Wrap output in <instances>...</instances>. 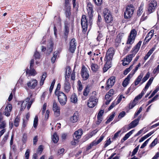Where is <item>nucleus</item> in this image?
Masks as SVG:
<instances>
[{
    "label": "nucleus",
    "mask_w": 159,
    "mask_h": 159,
    "mask_svg": "<svg viewBox=\"0 0 159 159\" xmlns=\"http://www.w3.org/2000/svg\"><path fill=\"white\" fill-rule=\"evenodd\" d=\"M73 139L74 140H78L80 138V136L77 135L75 134V133H74L73 135Z\"/></svg>",
    "instance_id": "obj_61"
},
{
    "label": "nucleus",
    "mask_w": 159,
    "mask_h": 159,
    "mask_svg": "<svg viewBox=\"0 0 159 159\" xmlns=\"http://www.w3.org/2000/svg\"><path fill=\"white\" fill-rule=\"evenodd\" d=\"M70 101L74 103H75L77 102V99L76 94L74 93L73 95H72L70 98Z\"/></svg>",
    "instance_id": "obj_32"
},
{
    "label": "nucleus",
    "mask_w": 159,
    "mask_h": 159,
    "mask_svg": "<svg viewBox=\"0 0 159 159\" xmlns=\"http://www.w3.org/2000/svg\"><path fill=\"white\" fill-rule=\"evenodd\" d=\"M61 85L60 83L57 84V87L55 92V94L56 95H57L60 94V93H63L62 92L60 91L61 88Z\"/></svg>",
    "instance_id": "obj_34"
},
{
    "label": "nucleus",
    "mask_w": 159,
    "mask_h": 159,
    "mask_svg": "<svg viewBox=\"0 0 159 159\" xmlns=\"http://www.w3.org/2000/svg\"><path fill=\"white\" fill-rule=\"evenodd\" d=\"M137 33V32L135 29H133L131 30L128 37L127 44H132L134 42Z\"/></svg>",
    "instance_id": "obj_4"
},
{
    "label": "nucleus",
    "mask_w": 159,
    "mask_h": 159,
    "mask_svg": "<svg viewBox=\"0 0 159 159\" xmlns=\"http://www.w3.org/2000/svg\"><path fill=\"white\" fill-rule=\"evenodd\" d=\"M157 6V2L155 1H152L148 4V11L150 14L155 11L156 7Z\"/></svg>",
    "instance_id": "obj_14"
},
{
    "label": "nucleus",
    "mask_w": 159,
    "mask_h": 159,
    "mask_svg": "<svg viewBox=\"0 0 159 159\" xmlns=\"http://www.w3.org/2000/svg\"><path fill=\"white\" fill-rule=\"evenodd\" d=\"M159 90V88H157L156 89H155L153 92L152 93V94L150 95V96L149 97V98H150L152 97L155 94L157 93Z\"/></svg>",
    "instance_id": "obj_58"
},
{
    "label": "nucleus",
    "mask_w": 159,
    "mask_h": 159,
    "mask_svg": "<svg viewBox=\"0 0 159 159\" xmlns=\"http://www.w3.org/2000/svg\"><path fill=\"white\" fill-rule=\"evenodd\" d=\"M30 98L28 97L25 100L23 101L21 104V109L22 110L25 108L26 105L27 104L28 102L30 101Z\"/></svg>",
    "instance_id": "obj_29"
},
{
    "label": "nucleus",
    "mask_w": 159,
    "mask_h": 159,
    "mask_svg": "<svg viewBox=\"0 0 159 159\" xmlns=\"http://www.w3.org/2000/svg\"><path fill=\"white\" fill-rule=\"evenodd\" d=\"M34 61V59H32L30 61L29 68H27L26 69V75H28V76H34L37 74L35 70L33 68Z\"/></svg>",
    "instance_id": "obj_2"
},
{
    "label": "nucleus",
    "mask_w": 159,
    "mask_h": 159,
    "mask_svg": "<svg viewBox=\"0 0 159 159\" xmlns=\"http://www.w3.org/2000/svg\"><path fill=\"white\" fill-rule=\"evenodd\" d=\"M136 54L133 52V53L127 56L126 58H124L122 62V64L124 66L128 65L132 60V58L135 56Z\"/></svg>",
    "instance_id": "obj_16"
},
{
    "label": "nucleus",
    "mask_w": 159,
    "mask_h": 159,
    "mask_svg": "<svg viewBox=\"0 0 159 159\" xmlns=\"http://www.w3.org/2000/svg\"><path fill=\"white\" fill-rule=\"evenodd\" d=\"M12 108L11 105L10 104H8V106L6 107L3 113L6 116H9L10 115V112L11 111Z\"/></svg>",
    "instance_id": "obj_19"
},
{
    "label": "nucleus",
    "mask_w": 159,
    "mask_h": 159,
    "mask_svg": "<svg viewBox=\"0 0 159 159\" xmlns=\"http://www.w3.org/2000/svg\"><path fill=\"white\" fill-rule=\"evenodd\" d=\"M89 87L87 85L84 90L83 95L84 96H87L89 92Z\"/></svg>",
    "instance_id": "obj_37"
},
{
    "label": "nucleus",
    "mask_w": 159,
    "mask_h": 159,
    "mask_svg": "<svg viewBox=\"0 0 159 159\" xmlns=\"http://www.w3.org/2000/svg\"><path fill=\"white\" fill-rule=\"evenodd\" d=\"M79 117L78 113L77 112L75 113L73 116L70 118V121L72 123H75L77 121Z\"/></svg>",
    "instance_id": "obj_22"
},
{
    "label": "nucleus",
    "mask_w": 159,
    "mask_h": 159,
    "mask_svg": "<svg viewBox=\"0 0 159 159\" xmlns=\"http://www.w3.org/2000/svg\"><path fill=\"white\" fill-rule=\"evenodd\" d=\"M76 42L75 39H72L70 42L69 50L72 53H74L76 49Z\"/></svg>",
    "instance_id": "obj_15"
},
{
    "label": "nucleus",
    "mask_w": 159,
    "mask_h": 159,
    "mask_svg": "<svg viewBox=\"0 0 159 159\" xmlns=\"http://www.w3.org/2000/svg\"><path fill=\"white\" fill-rule=\"evenodd\" d=\"M121 131L120 130L118 131V132H117L115 134L113 138H112V139H115L116 138H117L119 136V134L120 133Z\"/></svg>",
    "instance_id": "obj_62"
},
{
    "label": "nucleus",
    "mask_w": 159,
    "mask_h": 159,
    "mask_svg": "<svg viewBox=\"0 0 159 159\" xmlns=\"http://www.w3.org/2000/svg\"><path fill=\"white\" fill-rule=\"evenodd\" d=\"M133 76V75H131V74H129L127 76V77L125 78V80L123 81L122 83V86L125 87L127 86L129 84V81L131 79Z\"/></svg>",
    "instance_id": "obj_21"
},
{
    "label": "nucleus",
    "mask_w": 159,
    "mask_h": 159,
    "mask_svg": "<svg viewBox=\"0 0 159 159\" xmlns=\"http://www.w3.org/2000/svg\"><path fill=\"white\" fill-rule=\"evenodd\" d=\"M109 63V62H107V61L106 64H105L103 68V71L104 72H105L106 71H107V70L109 69V68L110 67V66H108L107 65V63Z\"/></svg>",
    "instance_id": "obj_50"
},
{
    "label": "nucleus",
    "mask_w": 159,
    "mask_h": 159,
    "mask_svg": "<svg viewBox=\"0 0 159 159\" xmlns=\"http://www.w3.org/2000/svg\"><path fill=\"white\" fill-rule=\"evenodd\" d=\"M71 70L70 66H67L66 68V74L65 76V80H68L70 76V74Z\"/></svg>",
    "instance_id": "obj_24"
},
{
    "label": "nucleus",
    "mask_w": 159,
    "mask_h": 159,
    "mask_svg": "<svg viewBox=\"0 0 159 159\" xmlns=\"http://www.w3.org/2000/svg\"><path fill=\"white\" fill-rule=\"evenodd\" d=\"M148 87L147 86V85H146L144 88L143 90L140 94L143 96V94L145 93L146 90L148 89Z\"/></svg>",
    "instance_id": "obj_63"
},
{
    "label": "nucleus",
    "mask_w": 159,
    "mask_h": 159,
    "mask_svg": "<svg viewBox=\"0 0 159 159\" xmlns=\"http://www.w3.org/2000/svg\"><path fill=\"white\" fill-rule=\"evenodd\" d=\"M87 10L88 14L90 20L93 17V6L91 3L88 2L87 6Z\"/></svg>",
    "instance_id": "obj_17"
},
{
    "label": "nucleus",
    "mask_w": 159,
    "mask_h": 159,
    "mask_svg": "<svg viewBox=\"0 0 159 159\" xmlns=\"http://www.w3.org/2000/svg\"><path fill=\"white\" fill-rule=\"evenodd\" d=\"M9 134L8 133L6 134L4 138L2 139L1 143L2 144H4L7 141L8 137Z\"/></svg>",
    "instance_id": "obj_49"
},
{
    "label": "nucleus",
    "mask_w": 159,
    "mask_h": 159,
    "mask_svg": "<svg viewBox=\"0 0 159 159\" xmlns=\"http://www.w3.org/2000/svg\"><path fill=\"white\" fill-rule=\"evenodd\" d=\"M103 14L106 22L107 23H111L113 20V17L110 11L107 8L103 11Z\"/></svg>",
    "instance_id": "obj_1"
},
{
    "label": "nucleus",
    "mask_w": 159,
    "mask_h": 159,
    "mask_svg": "<svg viewBox=\"0 0 159 159\" xmlns=\"http://www.w3.org/2000/svg\"><path fill=\"white\" fill-rule=\"evenodd\" d=\"M114 54V49L113 48H109L106 54V57L107 59V61L109 62L111 60Z\"/></svg>",
    "instance_id": "obj_8"
},
{
    "label": "nucleus",
    "mask_w": 159,
    "mask_h": 159,
    "mask_svg": "<svg viewBox=\"0 0 159 159\" xmlns=\"http://www.w3.org/2000/svg\"><path fill=\"white\" fill-rule=\"evenodd\" d=\"M158 141V139L157 138H156L150 145L149 147L151 148L153 147L157 144Z\"/></svg>",
    "instance_id": "obj_42"
},
{
    "label": "nucleus",
    "mask_w": 159,
    "mask_h": 159,
    "mask_svg": "<svg viewBox=\"0 0 159 159\" xmlns=\"http://www.w3.org/2000/svg\"><path fill=\"white\" fill-rule=\"evenodd\" d=\"M34 57H35L36 59H39L40 57V55L39 53L37 51H36L34 53Z\"/></svg>",
    "instance_id": "obj_55"
},
{
    "label": "nucleus",
    "mask_w": 159,
    "mask_h": 159,
    "mask_svg": "<svg viewBox=\"0 0 159 159\" xmlns=\"http://www.w3.org/2000/svg\"><path fill=\"white\" fill-rule=\"evenodd\" d=\"M81 75L83 80H86L89 77V74L87 68L84 66L82 67Z\"/></svg>",
    "instance_id": "obj_9"
},
{
    "label": "nucleus",
    "mask_w": 159,
    "mask_h": 159,
    "mask_svg": "<svg viewBox=\"0 0 159 159\" xmlns=\"http://www.w3.org/2000/svg\"><path fill=\"white\" fill-rule=\"evenodd\" d=\"M88 21L85 15L82 16L81 20V24L83 32L87 31L88 26Z\"/></svg>",
    "instance_id": "obj_5"
},
{
    "label": "nucleus",
    "mask_w": 159,
    "mask_h": 159,
    "mask_svg": "<svg viewBox=\"0 0 159 159\" xmlns=\"http://www.w3.org/2000/svg\"><path fill=\"white\" fill-rule=\"evenodd\" d=\"M115 80L116 78L114 76L110 77L108 79L106 83L107 86L105 87L106 90H108L112 87L115 82Z\"/></svg>",
    "instance_id": "obj_10"
},
{
    "label": "nucleus",
    "mask_w": 159,
    "mask_h": 159,
    "mask_svg": "<svg viewBox=\"0 0 159 159\" xmlns=\"http://www.w3.org/2000/svg\"><path fill=\"white\" fill-rule=\"evenodd\" d=\"M82 130L81 129H80L78 130L75 132V134H77L80 136V137H81V135L82 134Z\"/></svg>",
    "instance_id": "obj_48"
},
{
    "label": "nucleus",
    "mask_w": 159,
    "mask_h": 159,
    "mask_svg": "<svg viewBox=\"0 0 159 159\" xmlns=\"http://www.w3.org/2000/svg\"><path fill=\"white\" fill-rule=\"evenodd\" d=\"M59 102L61 106L65 105L67 102V97L66 95L63 92L60 93L57 95Z\"/></svg>",
    "instance_id": "obj_6"
},
{
    "label": "nucleus",
    "mask_w": 159,
    "mask_h": 159,
    "mask_svg": "<svg viewBox=\"0 0 159 159\" xmlns=\"http://www.w3.org/2000/svg\"><path fill=\"white\" fill-rule=\"evenodd\" d=\"M151 138H149V139H147L141 145L140 148H144L147 144L148 143V142L149 141V139Z\"/></svg>",
    "instance_id": "obj_52"
},
{
    "label": "nucleus",
    "mask_w": 159,
    "mask_h": 159,
    "mask_svg": "<svg viewBox=\"0 0 159 159\" xmlns=\"http://www.w3.org/2000/svg\"><path fill=\"white\" fill-rule=\"evenodd\" d=\"M104 137V136L102 135L98 140H95L91 143L87 148V150H89L93 146H96L100 143L103 139Z\"/></svg>",
    "instance_id": "obj_12"
},
{
    "label": "nucleus",
    "mask_w": 159,
    "mask_h": 159,
    "mask_svg": "<svg viewBox=\"0 0 159 159\" xmlns=\"http://www.w3.org/2000/svg\"><path fill=\"white\" fill-rule=\"evenodd\" d=\"M140 118L141 117L139 116L137 119H135L132 121L129 124L128 127L127 125L125 126L123 128L124 129L126 128L127 129H129L136 126L139 124Z\"/></svg>",
    "instance_id": "obj_7"
},
{
    "label": "nucleus",
    "mask_w": 159,
    "mask_h": 159,
    "mask_svg": "<svg viewBox=\"0 0 159 159\" xmlns=\"http://www.w3.org/2000/svg\"><path fill=\"white\" fill-rule=\"evenodd\" d=\"M38 117L36 116L34 118V121L33 126L34 128H36L38 125Z\"/></svg>",
    "instance_id": "obj_41"
},
{
    "label": "nucleus",
    "mask_w": 159,
    "mask_h": 159,
    "mask_svg": "<svg viewBox=\"0 0 159 159\" xmlns=\"http://www.w3.org/2000/svg\"><path fill=\"white\" fill-rule=\"evenodd\" d=\"M134 8L132 5L128 6L126 8L125 11L124 12V17L126 19L130 18L132 16Z\"/></svg>",
    "instance_id": "obj_3"
},
{
    "label": "nucleus",
    "mask_w": 159,
    "mask_h": 159,
    "mask_svg": "<svg viewBox=\"0 0 159 159\" xmlns=\"http://www.w3.org/2000/svg\"><path fill=\"white\" fill-rule=\"evenodd\" d=\"M43 150V146L42 145H40L39 146L36 152L38 153V154H39L40 155L41 153H42Z\"/></svg>",
    "instance_id": "obj_43"
},
{
    "label": "nucleus",
    "mask_w": 159,
    "mask_h": 159,
    "mask_svg": "<svg viewBox=\"0 0 159 159\" xmlns=\"http://www.w3.org/2000/svg\"><path fill=\"white\" fill-rule=\"evenodd\" d=\"M158 97V95L157 94L155 96H154L151 100H149L148 102V104L147 106H148L152 102L155 101L157 99Z\"/></svg>",
    "instance_id": "obj_45"
},
{
    "label": "nucleus",
    "mask_w": 159,
    "mask_h": 159,
    "mask_svg": "<svg viewBox=\"0 0 159 159\" xmlns=\"http://www.w3.org/2000/svg\"><path fill=\"white\" fill-rule=\"evenodd\" d=\"M78 90L80 92L83 89V87L81 81L80 80H79L78 81Z\"/></svg>",
    "instance_id": "obj_40"
},
{
    "label": "nucleus",
    "mask_w": 159,
    "mask_h": 159,
    "mask_svg": "<svg viewBox=\"0 0 159 159\" xmlns=\"http://www.w3.org/2000/svg\"><path fill=\"white\" fill-rule=\"evenodd\" d=\"M134 130H133L129 131V132L126 134L125 136H124L123 139H122L121 141L122 142H123L124 141L126 140L132 134L133 131Z\"/></svg>",
    "instance_id": "obj_26"
},
{
    "label": "nucleus",
    "mask_w": 159,
    "mask_h": 159,
    "mask_svg": "<svg viewBox=\"0 0 159 159\" xmlns=\"http://www.w3.org/2000/svg\"><path fill=\"white\" fill-rule=\"evenodd\" d=\"M139 147V145H138L136 148H135L133 150L131 156H133L135 155L137 152Z\"/></svg>",
    "instance_id": "obj_51"
},
{
    "label": "nucleus",
    "mask_w": 159,
    "mask_h": 159,
    "mask_svg": "<svg viewBox=\"0 0 159 159\" xmlns=\"http://www.w3.org/2000/svg\"><path fill=\"white\" fill-rule=\"evenodd\" d=\"M150 74L149 72H148L146 75L143 77V79L142 81V82L141 84L145 82L149 78Z\"/></svg>",
    "instance_id": "obj_39"
},
{
    "label": "nucleus",
    "mask_w": 159,
    "mask_h": 159,
    "mask_svg": "<svg viewBox=\"0 0 159 159\" xmlns=\"http://www.w3.org/2000/svg\"><path fill=\"white\" fill-rule=\"evenodd\" d=\"M53 43L52 41H50L49 42L48 45L47 51L48 52V53L49 54L52 51Z\"/></svg>",
    "instance_id": "obj_25"
},
{
    "label": "nucleus",
    "mask_w": 159,
    "mask_h": 159,
    "mask_svg": "<svg viewBox=\"0 0 159 159\" xmlns=\"http://www.w3.org/2000/svg\"><path fill=\"white\" fill-rule=\"evenodd\" d=\"M137 102V101L134 99V100L129 104V109L133 108L135 106Z\"/></svg>",
    "instance_id": "obj_33"
},
{
    "label": "nucleus",
    "mask_w": 159,
    "mask_h": 159,
    "mask_svg": "<svg viewBox=\"0 0 159 159\" xmlns=\"http://www.w3.org/2000/svg\"><path fill=\"white\" fill-rule=\"evenodd\" d=\"M69 28L67 26H65V31L64 32V38L65 41H66L67 39V36L69 33Z\"/></svg>",
    "instance_id": "obj_31"
},
{
    "label": "nucleus",
    "mask_w": 159,
    "mask_h": 159,
    "mask_svg": "<svg viewBox=\"0 0 159 159\" xmlns=\"http://www.w3.org/2000/svg\"><path fill=\"white\" fill-rule=\"evenodd\" d=\"M159 72V65L155 68L153 71V73L154 74H156Z\"/></svg>",
    "instance_id": "obj_64"
},
{
    "label": "nucleus",
    "mask_w": 159,
    "mask_h": 159,
    "mask_svg": "<svg viewBox=\"0 0 159 159\" xmlns=\"http://www.w3.org/2000/svg\"><path fill=\"white\" fill-rule=\"evenodd\" d=\"M20 117L18 116H16L15 118L14 122V125L16 127H18L19 124L20 122Z\"/></svg>",
    "instance_id": "obj_36"
},
{
    "label": "nucleus",
    "mask_w": 159,
    "mask_h": 159,
    "mask_svg": "<svg viewBox=\"0 0 159 159\" xmlns=\"http://www.w3.org/2000/svg\"><path fill=\"white\" fill-rule=\"evenodd\" d=\"M68 81L69 80H66L64 84V88L65 92L66 93H69L71 89L70 85Z\"/></svg>",
    "instance_id": "obj_20"
},
{
    "label": "nucleus",
    "mask_w": 159,
    "mask_h": 159,
    "mask_svg": "<svg viewBox=\"0 0 159 159\" xmlns=\"http://www.w3.org/2000/svg\"><path fill=\"white\" fill-rule=\"evenodd\" d=\"M38 83L37 80L36 79H33L27 82V85L29 88L34 89L36 87Z\"/></svg>",
    "instance_id": "obj_13"
},
{
    "label": "nucleus",
    "mask_w": 159,
    "mask_h": 159,
    "mask_svg": "<svg viewBox=\"0 0 159 159\" xmlns=\"http://www.w3.org/2000/svg\"><path fill=\"white\" fill-rule=\"evenodd\" d=\"M94 1L95 4L99 6L102 4V0H94Z\"/></svg>",
    "instance_id": "obj_59"
},
{
    "label": "nucleus",
    "mask_w": 159,
    "mask_h": 159,
    "mask_svg": "<svg viewBox=\"0 0 159 159\" xmlns=\"http://www.w3.org/2000/svg\"><path fill=\"white\" fill-rule=\"evenodd\" d=\"M107 29L109 32H112V33H114L115 29L113 26L109 25L107 26Z\"/></svg>",
    "instance_id": "obj_38"
},
{
    "label": "nucleus",
    "mask_w": 159,
    "mask_h": 159,
    "mask_svg": "<svg viewBox=\"0 0 159 159\" xmlns=\"http://www.w3.org/2000/svg\"><path fill=\"white\" fill-rule=\"evenodd\" d=\"M153 79L154 78L153 77H151L149 79V80L148 81L146 85H147V86L149 87L150 85L152 83Z\"/></svg>",
    "instance_id": "obj_53"
},
{
    "label": "nucleus",
    "mask_w": 159,
    "mask_h": 159,
    "mask_svg": "<svg viewBox=\"0 0 159 159\" xmlns=\"http://www.w3.org/2000/svg\"><path fill=\"white\" fill-rule=\"evenodd\" d=\"M142 42L141 41H139L135 47L132 49L133 52L136 54L138 52L139 49Z\"/></svg>",
    "instance_id": "obj_23"
},
{
    "label": "nucleus",
    "mask_w": 159,
    "mask_h": 159,
    "mask_svg": "<svg viewBox=\"0 0 159 159\" xmlns=\"http://www.w3.org/2000/svg\"><path fill=\"white\" fill-rule=\"evenodd\" d=\"M30 150L29 149H27L26 150V151L25 153V159H29V156H30Z\"/></svg>",
    "instance_id": "obj_47"
},
{
    "label": "nucleus",
    "mask_w": 159,
    "mask_h": 159,
    "mask_svg": "<svg viewBox=\"0 0 159 159\" xmlns=\"http://www.w3.org/2000/svg\"><path fill=\"white\" fill-rule=\"evenodd\" d=\"M96 99L94 96L90 97L87 103V105L89 107L93 108L96 105Z\"/></svg>",
    "instance_id": "obj_18"
},
{
    "label": "nucleus",
    "mask_w": 159,
    "mask_h": 159,
    "mask_svg": "<svg viewBox=\"0 0 159 159\" xmlns=\"http://www.w3.org/2000/svg\"><path fill=\"white\" fill-rule=\"evenodd\" d=\"M125 112L124 111H122V112L120 113L118 115V118L119 119L123 117L125 115Z\"/></svg>",
    "instance_id": "obj_56"
},
{
    "label": "nucleus",
    "mask_w": 159,
    "mask_h": 159,
    "mask_svg": "<svg viewBox=\"0 0 159 159\" xmlns=\"http://www.w3.org/2000/svg\"><path fill=\"white\" fill-rule=\"evenodd\" d=\"M6 127V123L5 121L2 122L0 124V130L5 129Z\"/></svg>",
    "instance_id": "obj_46"
},
{
    "label": "nucleus",
    "mask_w": 159,
    "mask_h": 159,
    "mask_svg": "<svg viewBox=\"0 0 159 159\" xmlns=\"http://www.w3.org/2000/svg\"><path fill=\"white\" fill-rule=\"evenodd\" d=\"M143 74L141 73L140 75L138 76L134 82V84L135 86L137 85L141 80L143 76Z\"/></svg>",
    "instance_id": "obj_27"
},
{
    "label": "nucleus",
    "mask_w": 159,
    "mask_h": 159,
    "mask_svg": "<svg viewBox=\"0 0 159 159\" xmlns=\"http://www.w3.org/2000/svg\"><path fill=\"white\" fill-rule=\"evenodd\" d=\"M102 20V18L101 16L98 15V19L97 21V24L98 26L100 27H101L100 22Z\"/></svg>",
    "instance_id": "obj_57"
},
{
    "label": "nucleus",
    "mask_w": 159,
    "mask_h": 159,
    "mask_svg": "<svg viewBox=\"0 0 159 159\" xmlns=\"http://www.w3.org/2000/svg\"><path fill=\"white\" fill-rule=\"evenodd\" d=\"M111 141L110 138H109L108 140L106 141V143L105 144L104 147L106 148L111 143Z\"/></svg>",
    "instance_id": "obj_60"
},
{
    "label": "nucleus",
    "mask_w": 159,
    "mask_h": 159,
    "mask_svg": "<svg viewBox=\"0 0 159 159\" xmlns=\"http://www.w3.org/2000/svg\"><path fill=\"white\" fill-rule=\"evenodd\" d=\"M117 102L116 101H115L111 103V105L108 108V110L110 111L114 107L116 106V105L118 104V103H117Z\"/></svg>",
    "instance_id": "obj_44"
},
{
    "label": "nucleus",
    "mask_w": 159,
    "mask_h": 159,
    "mask_svg": "<svg viewBox=\"0 0 159 159\" xmlns=\"http://www.w3.org/2000/svg\"><path fill=\"white\" fill-rule=\"evenodd\" d=\"M59 136H58L57 133L55 132L52 137V140L54 143H57L59 140Z\"/></svg>",
    "instance_id": "obj_28"
},
{
    "label": "nucleus",
    "mask_w": 159,
    "mask_h": 159,
    "mask_svg": "<svg viewBox=\"0 0 159 159\" xmlns=\"http://www.w3.org/2000/svg\"><path fill=\"white\" fill-rule=\"evenodd\" d=\"M115 112H113L112 113V114L110 116L109 118L107 119L106 122V124H108L114 118L115 116Z\"/></svg>",
    "instance_id": "obj_35"
},
{
    "label": "nucleus",
    "mask_w": 159,
    "mask_h": 159,
    "mask_svg": "<svg viewBox=\"0 0 159 159\" xmlns=\"http://www.w3.org/2000/svg\"><path fill=\"white\" fill-rule=\"evenodd\" d=\"M52 109L55 116L56 117L59 116L60 114V107L55 101L53 102Z\"/></svg>",
    "instance_id": "obj_11"
},
{
    "label": "nucleus",
    "mask_w": 159,
    "mask_h": 159,
    "mask_svg": "<svg viewBox=\"0 0 159 159\" xmlns=\"http://www.w3.org/2000/svg\"><path fill=\"white\" fill-rule=\"evenodd\" d=\"M99 68L98 66L95 64L92 63L91 64V69L93 72H96L98 70Z\"/></svg>",
    "instance_id": "obj_30"
},
{
    "label": "nucleus",
    "mask_w": 159,
    "mask_h": 159,
    "mask_svg": "<svg viewBox=\"0 0 159 159\" xmlns=\"http://www.w3.org/2000/svg\"><path fill=\"white\" fill-rule=\"evenodd\" d=\"M153 79L154 78L153 77H151L149 79V80L148 81L146 85H147V86L149 87L150 85L152 83Z\"/></svg>",
    "instance_id": "obj_54"
}]
</instances>
